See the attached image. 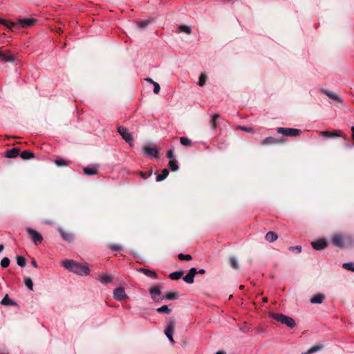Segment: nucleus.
<instances>
[{"label": "nucleus", "instance_id": "f257e3e1", "mask_svg": "<svg viewBox=\"0 0 354 354\" xmlns=\"http://www.w3.org/2000/svg\"><path fill=\"white\" fill-rule=\"evenodd\" d=\"M62 265L68 270L81 276H86L90 273V269L86 264L76 263L73 260H64Z\"/></svg>", "mask_w": 354, "mask_h": 354}, {"label": "nucleus", "instance_id": "f03ea898", "mask_svg": "<svg viewBox=\"0 0 354 354\" xmlns=\"http://www.w3.org/2000/svg\"><path fill=\"white\" fill-rule=\"evenodd\" d=\"M269 316L275 319L276 321L280 322L281 324L286 325L290 328H293L296 326L295 321L290 317H288L283 314L270 313Z\"/></svg>", "mask_w": 354, "mask_h": 354}, {"label": "nucleus", "instance_id": "7ed1b4c3", "mask_svg": "<svg viewBox=\"0 0 354 354\" xmlns=\"http://www.w3.org/2000/svg\"><path fill=\"white\" fill-rule=\"evenodd\" d=\"M26 231L30 239L35 245H37L42 242L43 236L39 232L30 227H28Z\"/></svg>", "mask_w": 354, "mask_h": 354}, {"label": "nucleus", "instance_id": "20e7f679", "mask_svg": "<svg viewBox=\"0 0 354 354\" xmlns=\"http://www.w3.org/2000/svg\"><path fill=\"white\" fill-rule=\"evenodd\" d=\"M277 131L286 136L296 137L301 134V131L297 129L278 127Z\"/></svg>", "mask_w": 354, "mask_h": 354}, {"label": "nucleus", "instance_id": "39448f33", "mask_svg": "<svg viewBox=\"0 0 354 354\" xmlns=\"http://www.w3.org/2000/svg\"><path fill=\"white\" fill-rule=\"evenodd\" d=\"M175 325H176V323H175L174 320H169L167 324V327L165 330V335L167 337L169 342L172 344H174L175 342L174 339L173 338V334H174V330L175 328Z\"/></svg>", "mask_w": 354, "mask_h": 354}, {"label": "nucleus", "instance_id": "423d86ee", "mask_svg": "<svg viewBox=\"0 0 354 354\" xmlns=\"http://www.w3.org/2000/svg\"><path fill=\"white\" fill-rule=\"evenodd\" d=\"M320 135L322 137L324 138H338L342 137L344 138V140H347V138L346 136H343L342 131L340 130H335L333 131H321Z\"/></svg>", "mask_w": 354, "mask_h": 354}, {"label": "nucleus", "instance_id": "0eeeda50", "mask_svg": "<svg viewBox=\"0 0 354 354\" xmlns=\"http://www.w3.org/2000/svg\"><path fill=\"white\" fill-rule=\"evenodd\" d=\"M118 131L126 142L130 143L132 141L133 138L131 134L127 128L124 127H119L118 128Z\"/></svg>", "mask_w": 354, "mask_h": 354}, {"label": "nucleus", "instance_id": "6e6552de", "mask_svg": "<svg viewBox=\"0 0 354 354\" xmlns=\"http://www.w3.org/2000/svg\"><path fill=\"white\" fill-rule=\"evenodd\" d=\"M332 243L338 248H343L344 246L345 240L342 235L337 234H335L331 239Z\"/></svg>", "mask_w": 354, "mask_h": 354}, {"label": "nucleus", "instance_id": "1a4fd4ad", "mask_svg": "<svg viewBox=\"0 0 354 354\" xmlns=\"http://www.w3.org/2000/svg\"><path fill=\"white\" fill-rule=\"evenodd\" d=\"M149 293L153 301H158L161 295V289L159 286H154L149 288Z\"/></svg>", "mask_w": 354, "mask_h": 354}, {"label": "nucleus", "instance_id": "9d476101", "mask_svg": "<svg viewBox=\"0 0 354 354\" xmlns=\"http://www.w3.org/2000/svg\"><path fill=\"white\" fill-rule=\"evenodd\" d=\"M113 297L115 299L118 301H122V299L127 297V294L125 293L124 289L123 288H117L113 291Z\"/></svg>", "mask_w": 354, "mask_h": 354}, {"label": "nucleus", "instance_id": "9b49d317", "mask_svg": "<svg viewBox=\"0 0 354 354\" xmlns=\"http://www.w3.org/2000/svg\"><path fill=\"white\" fill-rule=\"evenodd\" d=\"M19 152H20L19 148L13 147L10 149L7 150L5 153V156H6V157H7L8 158H13L19 155L22 158V153H19Z\"/></svg>", "mask_w": 354, "mask_h": 354}, {"label": "nucleus", "instance_id": "f8f14e48", "mask_svg": "<svg viewBox=\"0 0 354 354\" xmlns=\"http://www.w3.org/2000/svg\"><path fill=\"white\" fill-rule=\"evenodd\" d=\"M98 165H92L88 167H86L83 168L84 174L86 176H93L95 175L97 173Z\"/></svg>", "mask_w": 354, "mask_h": 354}, {"label": "nucleus", "instance_id": "ddd939ff", "mask_svg": "<svg viewBox=\"0 0 354 354\" xmlns=\"http://www.w3.org/2000/svg\"><path fill=\"white\" fill-rule=\"evenodd\" d=\"M313 248L315 250H319L325 248L327 245L326 242L324 239H319L311 243Z\"/></svg>", "mask_w": 354, "mask_h": 354}, {"label": "nucleus", "instance_id": "4468645a", "mask_svg": "<svg viewBox=\"0 0 354 354\" xmlns=\"http://www.w3.org/2000/svg\"><path fill=\"white\" fill-rule=\"evenodd\" d=\"M0 61H1V62H7V61L12 62V61H14V59L12 58L10 52L0 50Z\"/></svg>", "mask_w": 354, "mask_h": 354}, {"label": "nucleus", "instance_id": "2eb2a0df", "mask_svg": "<svg viewBox=\"0 0 354 354\" xmlns=\"http://www.w3.org/2000/svg\"><path fill=\"white\" fill-rule=\"evenodd\" d=\"M138 271L140 272L143 273L145 275H146V276H147V277H149L150 278H152V279H157L158 278L157 274L153 270L146 269V268H140L138 270Z\"/></svg>", "mask_w": 354, "mask_h": 354}, {"label": "nucleus", "instance_id": "dca6fc26", "mask_svg": "<svg viewBox=\"0 0 354 354\" xmlns=\"http://www.w3.org/2000/svg\"><path fill=\"white\" fill-rule=\"evenodd\" d=\"M145 153L147 156L157 158L158 157V150L156 148H152L151 147H146L145 148Z\"/></svg>", "mask_w": 354, "mask_h": 354}, {"label": "nucleus", "instance_id": "f3484780", "mask_svg": "<svg viewBox=\"0 0 354 354\" xmlns=\"http://www.w3.org/2000/svg\"><path fill=\"white\" fill-rule=\"evenodd\" d=\"M322 92L331 100H333L337 102H342V101L340 97L335 93L330 92L328 90H324Z\"/></svg>", "mask_w": 354, "mask_h": 354}, {"label": "nucleus", "instance_id": "a211bd4d", "mask_svg": "<svg viewBox=\"0 0 354 354\" xmlns=\"http://www.w3.org/2000/svg\"><path fill=\"white\" fill-rule=\"evenodd\" d=\"M279 140L274 137H268L261 142L263 145H274L279 143Z\"/></svg>", "mask_w": 354, "mask_h": 354}, {"label": "nucleus", "instance_id": "6ab92c4d", "mask_svg": "<svg viewBox=\"0 0 354 354\" xmlns=\"http://www.w3.org/2000/svg\"><path fill=\"white\" fill-rule=\"evenodd\" d=\"M59 232L62 237V239L68 242H71L73 241V235L70 232H65L62 229H59Z\"/></svg>", "mask_w": 354, "mask_h": 354}, {"label": "nucleus", "instance_id": "aec40b11", "mask_svg": "<svg viewBox=\"0 0 354 354\" xmlns=\"http://www.w3.org/2000/svg\"><path fill=\"white\" fill-rule=\"evenodd\" d=\"M324 298V295L322 294H317L311 297L310 302L313 304H322Z\"/></svg>", "mask_w": 354, "mask_h": 354}, {"label": "nucleus", "instance_id": "412c9836", "mask_svg": "<svg viewBox=\"0 0 354 354\" xmlns=\"http://www.w3.org/2000/svg\"><path fill=\"white\" fill-rule=\"evenodd\" d=\"M265 239L267 241L272 243L278 239V236L275 232L270 231L266 234Z\"/></svg>", "mask_w": 354, "mask_h": 354}, {"label": "nucleus", "instance_id": "4be33fe9", "mask_svg": "<svg viewBox=\"0 0 354 354\" xmlns=\"http://www.w3.org/2000/svg\"><path fill=\"white\" fill-rule=\"evenodd\" d=\"M1 304L3 306H10V305H16V303L14 300L10 299L8 295H6L3 299L1 301Z\"/></svg>", "mask_w": 354, "mask_h": 354}, {"label": "nucleus", "instance_id": "5701e85b", "mask_svg": "<svg viewBox=\"0 0 354 354\" xmlns=\"http://www.w3.org/2000/svg\"><path fill=\"white\" fill-rule=\"evenodd\" d=\"M37 21L34 18H24V28L31 27Z\"/></svg>", "mask_w": 354, "mask_h": 354}, {"label": "nucleus", "instance_id": "b1692460", "mask_svg": "<svg viewBox=\"0 0 354 354\" xmlns=\"http://www.w3.org/2000/svg\"><path fill=\"white\" fill-rule=\"evenodd\" d=\"M169 174V170L167 169H164L162 171L161 174H159L156 176V181L160 182L165 180Z\"/></svg>", "mask_w": 354, "mask_h": 354}, {"label": "nucleus", "instance_id": "393cba45", "mask_svg": "<svg viewBox=\"0 0 354 354\" xmlns=\"http://www.w3.org/2000/svg\"><path fill=\"white\" fill-rule=\"evenodd\" d=\"M219 118H220V115L217 113L212 115V118L210 120V124H211V127L213 130H215L216 129V127H217L216 120Z\"/></svg>", "mask_w": 354, "mask_h": 354}, {"label": "nucleus", "instance_id": "a878e982", "mask_svg": "<svg viewBox=\"0 0 354 354\" xmlns=\"http://www.w3.org/2000/svg\"><path fill=\"white\" fill-rule=\"evenodd\" d=\"M183 271L174 272L169 274V278L172 280H178L183 277Z\"/></svg>", "mask_w": 354, "mask_h": 354}, {"label": "nucleus", "instance_id": "bb28decb", "mask_svg": "<svg viewBox=\"0 0 354 354\" xmlns=\"http://www.w3.org/2000/svg\"><path fill=\"white\" fill-rule=\"evenodd\" d=\"M55 163L58 167H65L69 164V161H67L64 158H59L55 160Z\"/></svg>", "mask_w": 354, "mask_h": 354}, {"label": "nucleus", "instance_id": "cd10ccee", "mask_svg": "<svg viewBox=\"0 0 354 354\" xmlns=\"http://www.w3.org/2000/svg\"><path fill=\"white\" fill-rule=\"evenodd\" d=\"M97 279L100 281V283L103 284H107L110 283L112 280L111 277L107 274H104L102 277H100Z\"/></svg>", "mask_w": 354, "mask_h": 354}, {"label": "nucleus", "instance_id": "c85d7f7f", "mask_svg": "<svg viewBox=\"0 0 354 354\" xmlns=\"http://www.w3.org/2000/svg\"><path fill=\"white\" fill-rule=\"evenodd\" d=\"M0 24L5 25L7 28L12 30H13L16 26L14 23L1 19H0Z\"/></svg>", "mask_w": 354, "mask_h": 354}, {"label": "nucleus", "instance_id": "c756f323", "mask_svg": "<svg viewBox=\"0 0 354 354\" xmlns=\"http://www.w3.org/2000/svg\"><path fill=\"white\" fill-rule=\"evenodd\" d=\"M180 142L182 145H184V146H191L192 142V140L188 138L187 137H180Z\"/></svg>", "mask_w": 354, "mask_h": 354}, {"label": "nucleus", "instance_id": "7c9ffc66", "mask_svg": "<svg viewBox=\"0 0 354 354\" xmlns=\"http://www.w3.org/2000/svg\"><path fill=\"white\" fill-rule=\"evenodd\" d=\"M157 312L159 313H165V314H169L171 311L170 308L167 305H164L158 308H157Z\"/></svg>", "mask_w": 354, "mask_h": 354}, {"label": "nucleus", "instance_id": "2f4dec72", "mask_svg": "<svg viewBox=\"0 0 354 354\" xmlns=\"http://www.w3.org/2000/svg\"><path fill=\"white\" fill-rule=\"evenodd\" d=\"M323 348H324V346L322 344H317V345H315V346L310 347L308 351H309V353H310L312 354L313 353H315V352H317V351L322 350Z\"/></svg>", "mask_w": 354, "mask_h": 354}, {"label": "nucleus", "instance_id": "473e14b6", "mask_svg": "<svg viewBox=\"0 0 354 354\" xmlns=\"http://www.w3.org/2000/svg\"><path fill=\"white\" fill-rule=\"evenodd\" d=\"M230 264L231 267L233 268L234 269L237 270L239 268V263L237 259L234 257L230 258Z\"/></svg>", "mask_w": 354, "mask_h": 354}, {"label": "nucleus", "instance_id": "72a5a7b5", "mask_svg": "<svg viewBox=\"0 0 354 354\" xmlns=\"http://www.w3.org/2000/svg\"><path fill=\"white\" fill-rule=\"evenodd\" d=\"M34 157V153L30 150H24V160H28Z\"/></svg>", "mask_w": 354, "mask_h": 354}, {"label": "nucleus", "instance_id": "f704fd0d", "mask_svg": "<svg viewBox=\"0 0 354 354\" xmlns=\"http://www.w3.org/2000/svg\"><path fill=\"white\" fill-rule=\"evenodd\" d=\"M178 30L180 32H184L188 35L191 33V28L188 26H185V25L180 26L178 27Z\"/></svg>", "mask_w": 354, "mask_h": 354}, {"label": "nucleus", "instance_id": "c9c22d12", "mask_svg": "<svg viewBox=\"0 0 354 354\" xmlns=\"http://www.w3.org/2000/svg\"><path fill=\"white\" fill-rule=\"evenodd\" d=\"M169 167L171 168L172 171H176L178 169V166L177 165V162L175 160H171L169 162Z\"/></svg>", "mask_w": 354, "mask_h": 354}, {"label": "nucleus", "instance_id": "e433bc0d", "mask_svg": "<svg viewBox=\"0 0 354 354\" xmlns=\"http://www.w3.org/2000/svg\"><path fill=\"white\" fill-rule=\"evenodd\" d=\"M194 277L187 273L184 277L183 280L187 283H192L194 282Z\"/></svg>", "mask_w": 354, "mask_h": 354}, {"label": "nucleus", "instance_id": "4c0bfd02", "mask_svg": "<svg viewBox=\"0 0 354 354\" xmlns=\"http://www.w3.org/2000/svg\"><path fill=\"white\" fill-rule=\"evenodd\" d=\"M178 293L174 292H169L167 293L166 299L168 300H174L177 298Z\"/></svg>", "mask_w": 354, "mask_h": 354}, {"label": "nucleus", "instance_id": "58836bf2", "mask_svg": "<svg viewBox=\"0 0 354 354\" xmlns=\"http://www.w3.org/2000/svg\"><path fill=\"white\" fill-rule=\"evenodd\" d=\"M178 258L182 261H184V260L190 261L192 259V257L190 254H184L182 253H180L178 255Z\"/></svg>", "mask_w": 354, "mask_h": 354}, {"label": "nucleus", "instance_id": "ea45409f", "mask_svg": "<svg viewBox=\"0 0 354 354\" xmlns=\"http://www.w3.org/2000/svg\"><path fill=\"white\" fill-rule=\"evenodd\" d=\"M343 268L346 270L354 272V263H344L342 265Z\"/></svg>", "mask_w": 354, "mask_h": 354}, {"label": "nucleus", "instance_id": "a19ab883", "mask_svg": "<svg viewBox=\"0 0 354 354\" xmlns=\"http://www.w3.org/2000/svg\"><path fill=\"white\" fill-rule=\"evenodd\" d=\"M24 283L25 285L31 290L33 289V283L30 278H26L24 279Z\"/></svg>", "mask_w": 354, "mask_h": 354}, {"label": "nucleus", "instance_id": "79ce46f5", "mask_svg": "<svg viewBox=\"0 0 354 354\" xmlns=\"http://www.w3.org/2000/svg\"><path fill=\"white\" fill-rule=\"evenodd\" d=\"M207 77L205 74H201L199 77L198 85L203 86L205 84Z\"/></svg>", "mask_w": 354, "mask_h": 354}, {"label": "nucleus", "instance_id": "37998d69", "mask_svg": "<svg viewBox=\"0 0 354 354\" xmlns=\"http://www.w3.org/2000/svg\"><path fill=\"white\" fill-rule=\"evenodd\" d=\"M10 260L7 257H4L1 261V266L2 268H7L9 266Z\"/></svg>", "mask_w": 354, "mask_h": 354}, {"label": "nucleus", "instance_id": "c03bdc74", "mask_svg": "<svg viewBox=\"0 0 354 354\" xmlns=\"http://www.w3.org/2000/svg\"><path fill=\"white\" fill-rule=\"evenodd\" d=\"M151 23V21L149 20H144V21H140L139 24H138V27L140 28H146L149 24Z\"/></svg>", "mask_w": 354, "mask_h": 354}, {"label": "nucleus", "instance_id": "a18cd8bd", "mask_svg": "<svg viewBox=\"0 0 354 354\" xmlns=\"http://www.w3.org/2000/svg\"><path fill=\"white\" fill-rule=\"evenodd\" d=\"M109 248L113 251H120L121 246L118 244H112L109 245Z\"/></svg>", "mask_w": 354, "mask_h": 354}, {"label": "nucleus", "instance_id": "49530a36", "mask_svg": "<svg viewBox=\"0 0 354 354\" xmlns=\"http://www.w3.org/2000/svg\"><path fill=\"white\" fill-rule=\"evenodd\" d=\"M153 93L156 94H158L160 92V85L157 82L153 83Z\"/></svg>", "mask_w": 354, "mask_h": 354}, {"label": "nucleus", "instance_id": "de8ad7c7", "mask_svg": "<svg viewBox=\"0 0 354 354\" xmlns=\"http://www.w3.org/2000/svg\"><path fill=\"white\" fill-rule=\"evenodd\" d=\"M238 128L244 131H246V132H252L253 131V129L251 127H245L239 126Z\"/></svg>", "mask_w": 354, "mask_h": 354}, {"label": "nucleus", "instance_id": "09e8293b", "mask_svg": "<svg viewBox=\"0 0 354 354\" xmlns=\"http://www.w3.org/2000/svg\"><path fill=\"white\" fill-rule=\"evenodd\" d=\"M167 157L169 159H171L174 158V151L172 149H170L167 153Z\"/></svg>", "mask_w": 354, "mask_h": 354}, {"label": "nucleus", "instance_id": "8fccbe9b", "mask_svg": "<svg viewBox=\"0 0 354 354\" xmlns=\"http://www.w3.org/2000/svg\"><path fill=\"white\" fill-rule=\"evenodd\" d=\"M152 171H151L149 174H147L142 171H140V175L141 176V177L144 179H147L149 176H151Z\"/></svg>", "mask_w": 354, "mask_h": 354}, {"label": "nucleus", "instance_id": "3c124183", "mask_svg": "<svg viewBox=\"0 0 354 354\" xmlns=\"http://www.w3.org/2000/svg\"><path fill=\"white\" fill-rule=\"evenodd\" d=\"M289 250H297L298 252H301V246H295V247H290Z\"/></svg>", "mask_w": 354, "mask_h": 354}, {"label": "nucleus", "instance_id": "603ef678", "mask_svg": "<svg viewBox=\"0 0 354 354\" xmlns=\"http://www.w3.org/2000/svg\"><path fill=\"white\" fill-rule=\"evenodd\" d=\"M190 274H192V276H195V274L197 273V270L196 268H192L189 270V272Z\"/></svg>", "mask_w": 354, "mask_h": 354}, {"label": "nucleus", "instance_id": "864d4df0", "mask_svg": "<svg viewBox=\"0 0 354 354\" xmlns=\"http://www.w3.org/2000/svg\"><path fill=\"white\" fill-rule=\"evenodd\" d=\"M17 262L19 266L22 267V256H17Z\"/></svg>", "mask_w": 354, "mask_h": 354}, {"label": "nucleus", "instance_id": "5fc2aeb1", "mask_svg": "<svg viewBox=\"0 0 354 354\" xmlns=\"http://www.w3.org/2000/svg\"><path fill=\"white\" fill-rule=\"evenodd\" d=\"M145 80L151 84H153L155 83L156 82H154L152 79L149 78V77H147L145 79Z\"/></svg>", "mask_w": 354, "mask_h": 354}, {"label": "nucleus", "instance_id": "6e6d98bb", "mask_svg": "<svg viewBox=\"0 0 354 354\" xmlns=\"http://www.w3.org/2000/svg\"><path fill=\"white\" fill-rule=\"evenodd\" d=\"M198 274H203L205 272V270L204 269H200L198 271H197Z\"/></svg>", "mask_w": 354, "mask_h": 354}, {"label": "nucleus", "instance_id": "4d7b16f0", "mask_svg": "<svg viewBox=\"0 0 354 354\" xmlns=\"http://www.w3.org/2000/svg\"><path fill=\"white\" fill-rule=\"evenodd\" d=\"M32 266H33L34 267H35V268L37 266V263H36V261H34V260L32 261Z\"/></svg>", "mask_w": 354, "mask_h": 354}, {"label": "nucleus", "instance_id": "13d9d810", "mask_svg": "<svg viewBox=\"0 0 354 354\" xmlns=\"http://www.w3.org/2000/svg\"><path fill=\"white\" fill-rule=\"evenodd\" d=\"M215 354H225V353L224 351H217Z\"/></svg>", "mask_w": 354, "mask_h": 354}, {"label": "nucleus", "instance_id": "bf43d9fd", "mask_svg": "<svg viewBox=\"0 0 354 354\" xmlns=\"http://www.w3.org/2000/svg\"><path fill=\"white\" fill-rule=\"evenodd\" d=\"M4 247L3 245L0 244V253L3 251Z\"/></svg>", "mask_w": 354, "mask_h": 354}, {"label": "nucleus", "instance_id": "052dcab7", "mask_svg": "<svg viewBox=\"0 0 354 354\" xmlns=\"http://www.w3.org/2000/svg\"><path fill=\"white\" fill-rule=\"evenodd\" d=\"M23 263H24V267L26 266V259L24 258Z\"/></svg>", "mask_w": 354, "mask_h": 354}, {"label": "nucleus", "instance_id": "680f3d73", "mask_svg": "<svg viewBox=\"0 0 354 354\" xmlns=\"http://www.w3.org/2000/svg\"><path fill=\"white\" fill-rule=\"evenodd\" d=\"M301 354H311L310 353H309L308 351H307L306 352H304V353H302Z\"/></svg>", "mask_w": 354, "mask_h": 354}, {"label": "nucleus", "instance_id": "e2e57ef3", "mask_svg": "<svg viewBox=\"0 0 354 354\" xmlns=\"http://www.w3.org/2000/svg\"><path fill=\"white\" fill-rule=\"evenodd\" d=\"M268 301V299L266 297L263 298V301L266 302Z\"/></svg>", "mask_w": 354, "mask_h": 354}, {"label": "nucleus", "instance_id": "0e129e2a", "mask_svg": "<svg viewBox=\"0 0 354 354\" xmlns=\"http://www.w3.org/2000/svg\"><path fill=\"white\" fill-rule=\"evenodd\" d=\"M243 286H240V289H243Z\"/></svg>", "mask_w": 354, "mask_h": 354}]
</instances>
